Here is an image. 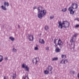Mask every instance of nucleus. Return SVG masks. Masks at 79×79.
Masks as SVG:
<instances>
[{
    "instance_id": "nucleus-38",
    "label": "nucleus",
    "mask_w": 79,
    "mask_h": 79,
    "mask_svg": "<svg viewBox=\"0 0 79 79\" xmlns=\"http://www.w3.org/2000/svg\"><path fill=\"white\" fill-rule=\"evenodd\" d=\"M40 36L42 35V34H40Z\"/></svg>"
},
{
    "instance_id": "nucleus-39",
    "label": "nucleus",
    "mask_w": 79,
    "mask_h": 79,
    "mask_svg": "<svg viewBox=\"0 0 79 79\" xmlns=\"http://www.w3.org/2000/svg\"><path fill=\"white\" fill-rule=\"evenodd\" d=\"M26 77H25L24 79H26Z\"/></svg>"
},
{
    "instance_id": "nucleus-18",
    "label": "nucleus",
    "mask_w": 79,
    "mask_h": 79,
    "mask_svg": "<svg viewBox=\"0 0 79 79\" xmlns=\"http://www.w3.org/2000/svg\"><path fill=\"white\" fill-rule=\"evenodd\" d=\"M9 39L11 40L12 41H14L15 40V38L12 37H10Z\"/></svg>"
},
{
    "instance_id": "nucleus-31",
    "label": "nucleus",
    "mask_w": 79,
    "mask_h": 79,
    "mask_svg": "<svg viewBox=\"0 0 79 79\" xmlns=\"http://www.w3.org/2000/svg\"><path fill=\"white\" fill-rule=\"evenodd\" d=\"M4 79H8V77H4Z\"/></svg>"
},
{
    "instance_id": "nucleus-30",
    "label": "nucleus",
    "mask_w": 79,
    "mask_h": 79,
    "mask_svg": "<svg viewBox=\"0 0 79 79\" xmlns=\"http://www.w3.org/2000/svg\"><path fill=\"white\" fill-rule=\"evenodd\" d=\"M46 50H49V47H47L46 48Z\"/></svg>"
},
{
    "instance_id": "nucleus-11",
    "label": "nucleus",
    "mask_w": 79,
    "mask_h": 79,
    "mask_svg": "<svg viewBox=\"0 0 79 79\" xmlns=\"http://www.w3.org/2000/svg\"><path fill=\"white\" fill-rule=\"evenodd\" d=\"M39 43H40L41 44H45V41H44V40L43 39H40Z\"/></svg>"
},
{
    "instance_id": "nucleus-9",
    "label": "nucleus",
    "mask_w": 79,
    "mask_h": 79,
    "mask_svg": "<svg viewBox=\"0 0 79 79\" xmlns=\"http://www.w3.org/2000/svg\"><path fill=\"white\" fill-rule=\"evenodd\" d=\"M28 39H29L30 41H32V40L33 41L34 40V37H33V35H31V37L32 38V40H31V38H30V37H31V35H28Z\"/></svg>"
},
{
    "instance_id": "nucleus-14",
    "label": "nucleus",
    "mask_w": 79,
    "mask_h": 79,
    "mask_svg": "<svg viewBox=\"0 0 79 79\" xmlns=\"http://www.w3.org/2000/svg\"><path fill=\"white\" fill-rule=\"evenodd\" d=\"M16 78V74L15 73V74H13V76H12V79H15Z\"/></svg>"
},
{
    "instance_id": "nucleus-12",
    "label": "nucleus",
    "mask_w": 79,
    "mask_h": 79,
    "mask_svg": "<svg viewBox=\"0 0 79 79\" xmlns=\"http://www.w3.org/2000/svg\"><path fill=\"white\" fill-rule=\"evenodd\" d=\"M55 52L57 53L60 52V49L58 48H56L55 49Z\"/></svg>"
},
{
    "instance_id": "nucleus-6",
    "label": "nucleus",
    "mask_w": 79,
    "mask_h": 79,
    "mask_svg": "<svg viewBox=\"0 0 79 79\" xmlns=\"http://www.w3.org/2000/svg\"><path fill=\"white\" fill-rule=\"evenodd\" d=\"M39 61V58L36 57V58L32 60V62L33 64H37V63Z\"/></svg>"
},
{
    "instance_id": "nucleus-26",
    "label": "nucleus",
    "mask_w": 79,
    "mask_h": 79,
    "mask_svg": "<svg viewBox=\"0 0 79 79\" xmlns=\"http://www.w3.org/2000/svg\"><path fill=\"white\" fill-rule=\"evenodd\" d=\"M12 50L13 51H14V52H17V50H16V49H15V48H13L12 49Z\"/></svg>"
},
{
    "instance_id": "nucleus-7",
    "label": "nucleus",
    "mask_w": 79,
    "mask_h": 79,
    "mask_svg": "<svg viewBox=\"0 0 79 79\" xmlns=\"http://www.w3.org/2000/svg\"><path fill=\"white\" fill-rule=\"evenodd\" d=\"M59 24L58 27L59 28H60L61 29L63 28V22L62 23L61 21H59L58 23Z\"/></svg>"
},
{
    "instance_id": "nucleus-33",
    "label": "nucleus",
    "mask_w": 79,
    "mask_h": 79,
    "mask_svg": "<svg viewBox=\"0 0 79 79\" xmlns=\"http://www.w3.org/2000/svg\"><path fill=\"white\" fill-rule=\"evenodd\" d=\"M4 59L5 60H8V58H7V57L5 58Z\"/></svg>"
},
{
    "instance_id": "nucleus-22",
    "label": "nucleus",
    "mask_w": 79,
    "mask_h": 79,
    "mask_svg": "<svg viewBox=\"0 0 79 79\" xmlns=\"http://www.w3.org/2000/svg\"><path fill=\"white\" fill-rule=\"evenodd\" d=\"M67 10L66 8H64L62 10V11H63V12H65V11H66Z\"/></svg>"
},
{
    "instance_id": "nucleus-41",
    "label": "nucleus",
    "mask_w": 79,
    "mask_h": 79,
    "mask_svg": "<svg viewBox=\"0 0 79 79\" xmlns=\"http://www.w3.org/2000/svg\"><path fill=\"white\" fill-rule=\"evenodd\" d=\"M51 73L52 74V72H51Z\"/></svg>"
},
{
    "instance_id": "nucleus-10",
    "label": "nucleus",
    "mask_w": 79,
    "mask_h": 79,
    "mask_svg": "<svg viewBox=\"0 0 79 79\" xmlns=\"http://www.w3.org/2000/svg\"><path fill=\"white\" fill-rule=\"evenodd\" d=\"M76 42V39L74 38L73 37H72V38L70 40V42L71 43V44L72 45V43L73 42L74 43Z\"/></svg>"
},
{
    "instance_id": "nucleus-40",
    "label": "nucleus",
    "mask_w": 79,
    "mask_h": 79,
    "mask_svg": "<svg viewBox=\"0 0 79 79\" xmlns=\"http://www.w3.org/2000/svg\"><path fill=\"white\" fill-rule=\"evenodd\" d=\"M18 27H20V26H18Z\"/></svg>"
},
{
    "instance_id": "nucleus-13",
    "label": "nucleus",
    "mask_w": 79,
    "mask_h": 79,
    "mask_svg": "<svg viewBox=\"0 0 79 79\" xmlns=\"http://www.w3.org/2000/svg\"><path fill=\"white\" fill-rule=\"evenodd\" d=\"M44 73L45 74H49V71L47 70H44Z\"/></svg>"
},
{
    "instance_id": "nucleus-37",
    "label": "nucleus",
    "mask_w": 79,
    "mask_h": 79,
    "mask_svg": "<svg viewBox=\"0 0 79 79\" xmlns=\"http://www.w3.org/2000/svg\"><path fill=\"white\" fill-rule=\"evenodd\" d=\"M27 77V78L28 79H29V77Z\"/></svg>"
},
{
    "instance_id": "nucleus-4",
    "label": "nucleus",
    "mask_w": 79,
    "mask_h": 79,
    "mask_svg": "<svg viewBox=\"0 0 79 79\" xmlns=\"http://www.w3.org/2000/svg\"><path fill=\"white\" fill-rule=\"evenodd\" d=\"M63 27L65 28H67L69 26V23L67 21H64L63 22Z\"/></svg>"
},
{
    "instance_id": "nucleus-27",
    "label": "nucleus",
    "mask_w": 79,
    "mask_h": 79,
    "mask_svg": "<svg viewBox=\"0 0 79 79\" xmlns=\"http://www.w3.org/2000/svg\"><path fill=\"white\" fill-rule=\"evenodd\" d=\"M54 18V16L53 15H52L50 17V19H53Z\"/></svg>"
},
{
    "instance_id": "nucleus-5",
    "label": "nucleus",
    "mask_w": 79,
    "mask_h": 79,
    "mask_svg": "<svg viewBox=\"0 0 79 79\" xmlns=\"http://www.w3.org/2000/svg\"><path fill=\"white\" fill-rule=\"evenodd\" d=\"M22 66L23 68H25L26 71H28V72H29V68H28L27 66L26 65V64H22Z\"/></svg>"
},
{
    "instance_id": "nucleus-15",
    "label": "nucleus",
    "mask_w": 79,
    "mask_h": 79,
    "mask_svg": "<svg viewBox=\"0 0 79 79\" xmlns=\"http://www.w3.org/2000/svg\"><path fill=\"white\" fill-rule=\"evenodd\" d=\"M4 5L5 6H9V3L8 2H5L4 3Z\"/></svg>"
},
{
    "instance_id": "nucleus-32",
    "label": "nucleus",
    "mask_w": 79,
    "mask_h": 79,
    "mask_svg": "<svg viewBox=\"0 0 79 79\" xmlns=\"http://www.w3.org/2000/svg\"><path fill=\"white\" fill-rule=\"evenodd\" d=\"M37 8V7L36 6H35L33 7L34 10H35V9H36Z\"/></svg>"
},
{
    "instance_id": "nucleus-17",
    "label": "nucleus",
    "mask_w": 79,
    "mask_h": 79,
    "mask_svg": "<svg viewBox=\"0 0 79 79\" xmlns=\"http://www.w3.org/2000/svg\"><path fill=\"white\" fill-rule=\"evenodd\" d=\"M60 63L61 64H65V60L64 59H63L61 61Z\"/></svg>"
},
{
    "instance_id": "nucleus-8",
    "label": "nucleus",
    "mask_w": 79,
    "mask_h": 79,
    "mask_svg": "<svg viewBox=\"0 0 79 79\" xmlns=\"http://www.w3.org/2000/svg\"><path fill=\"white\" fill-rule=\"evenodd\" d=\"M48 71L52 72V70L53 69V67L52 66L49 65L48 67Z\"/></svg>"
},
{
    "instance_id": "nucleus-20",
    "label": "nucleus",
    "mask_w": 79,
    "mask_h": 79,
    "mask_svg": "<svg viewBox=\"0 0 79 79\" xmlns=\"http://www.w3.org/2000/svg\"><path fill=\"white\" fill-rule=\"evenodd\" d=\"M66 57V55H62L61 56V58H65Z\"/></svg>"
},
{
    "instance_id": "nucleus-19",
    "label": "nucleus",
    "mask_w": 79,
    "mask_h": 79,
    "mask_svg": "<svg viewBox=\"0 0 79 79\" xmlns=\"http://www.w3.org/2000/svg\"><path fill=\"white\" fill-rule=\"evenodd\" d=\"M1 8L2 9V10H6V7H4L3 6H1Z\"/></svg>"
},
{
    "instance_id": "nucleus-21",
    "label": "nucleus",
    "mask_w": 79,
    "mask_h": 79,
    "mask_svg": "<svg viewBox=\"0 0 79 79\" xmlns=\"http://www.w3.org/2000/svg\"><path fill=\"white\" fill-rule=\"evenodd\" d=\"M58 58L57 57H55L54 58H52V61H56V60H58Z\"/></svg>"
},
{
    "instance_id": "nucleus-23",
    "label": "nucleus",
    "mask_w": 79,
    "mask_h": 79,
    "mask_svg": "<svg viewBox=\"0 0 79 79\" xmlns=\"http://www.w3.org/2000/svg\"><path fill=\"white\" fill-rule=\"evenodd\" d=\"M48 26H46L45 27V29L46 30V31H47L48 29Z\"/></svg>"
},
{
    "instance_id": "nucleus-1",
    "label": "nucleus",
    "mask_w": 79,
    "mask_h": 79,
    "mask_svg": "<svg viewBox=\"0 0 79 79\" xmlns=\"http://www.w3.org/2000/svg\"><path fill=\"white\" fill-rule=\"evenodd\" d=\"M42 7H38L37 10L38 12L39 13L38 15V16L39 18H42L43 16H45L47 13V11L45 10H41L40 9Z\"/></svg>"
},
{
    "instance_id": "nucleus-35",
    "label": "nucleus",
    "mask_w": 79,
    "mask_h": 79,
    "mask_svg": "<svg viewBox=\"0 0 79 79\" xmlns=\"http://www.w3.org/2000/svg\"><path fill=\"white\" fill-rule=\"evenodd\" d=\"M72 73H73V74H74V73H75V72H74V71H73V72H72Z\"/></svg>"
},
{
    "instance_id": "nucleus-16",
    "label": "nucleus",
    "mask_w": 79,
    "mask_h": 79,
    "mask_svg": "<svg viewBox=\"0 0 79 79\" xmlns=\"http://www.w3.org/2000/svg\"><path fill=\"white\" fill-rule=\"evenodd\" d=\"M3 60V56L0 55V62H2Z\"/></svg>"
},
{
    "instance_id": "nucleus-3",
    "label": "nucleus",
    "mask_w": 79,
    "mask_h": 79,
    "mask_svg": "<svg viewBox=\"0 0 79 79\" xmlns=\"http://www.w3.org/2000/svg\"><path fill=\"white\" fill-rule=\"evenodd\" d=\"M58 39H54V43L55 44V46L57 47H58V45H59L60 48H62L63 47V42L61 41V40L59 39L58 42L57 44H56V40H57Z\"/></svg>"
},
{
    "instance_id": "nucleus-29",
    "label": "nucleus",
    "mask_w": 79,
    "mask_h": 79,
    "mask_svg": "<svg viewBox=\"0 0 79 79\" xmlns=\"http://www.w3.org/2000/svg\"><path fill=\"white\" fill-rule=\"evenodd\" d=\"M75 27H79V24H77L75 26Z\"/></svg>"
},
{
    "instance_id": "nucleus-36",
    "label": "nucleus",
    "mask_w": 79,
    "mask_h": 79,
    "mask_svg": "<svg viewBox=\"0 0 79 79\" xmlns=\"http://www.w3.org/2000/svg\"><path fill=\"white\" fill-rule=\"evenodd\" d=\"M73 45H74V47H75V44H74H74H73Z\"/></svg>"
},
{
    "instance_id": "nucleus-25",
    "label": "nucleus",
    "mask_w": 79,
    "mask_h": 79,
    "mask_svg": "<svg viewBox=\"0 0 79 79\" xmlns=\"http://www.w3.org/2000/svg\"><path fill=\"white\" fill-rule=\"evenodd\" d=\"M35 50H39V48L37 47H36L34 48Z\"/></svg>"
},
{
    "instance_id": "nucleus-24",
    "label": "nucleus",
    "mask_w": 79,
    "mask_h": 79,
    "mask_svg": "<svg viewBox=\"0 0 79 79\" xmlns=\"http://www.w3.org/2000/svg\"><path fill=\"white\" fill-rule=\"evenodd\" d=\"M78 35V34H77V33H76L72 37H77V35Z\"/></svg>"
},
{
    "instance_id": "nucleus-2",
    "label": "nucleus",
    "mask_w": 79,
    "mask_h": 79,
    "mask_svg": "<svg viewBox=\"0 0 79 79\" xmlns=\"http://www.w3.org/2000/svg\"><path fill=\"white\" fill-rule=\"evenodd\" d=\"M78 8V4L76 3H72L71 6L69 7L68 10L70 12L71 15H74V11H73V9H77Z\"/></svg>"
},
{
    "instance_id": "nucleus-28",
    "label": "nucleus",
    "mask_w": 79,
    "mask_h": 79,
    "mask_svg": "<svg viewBox=\"0 0 79 79\" xmlns=\"http://www.w3.org/2000/svg\"><path fill=\"white\" fill-rule=\"evenodd\" d=\"M76 20L77 21H78V22H79V18H77V19H74V21H76Z\"/></svg>"
},
{
    "instance_id": "nucleus-34",
    "label": "nucleus",
    "mask_w": 79,
    "mask_h": 79,
    "mask_svg": "<svg viewBox=\"0 0 79 79\" xmlns=\"http://www.w3.org/2000/svg\"><path fill=\"white\" fill-rule=\"evenodd\" d=\"M65 61H66L67 63H68V60L67 59H65Z\"/></svg>"
}]
</instances>
